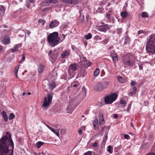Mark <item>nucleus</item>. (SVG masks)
I'll list each match as a JSON object with an SVG mask.
<instances>
[{
    "label": "nucleus",
    "instance_id": "obj_6",
    "mask_svg": "<svg viewBox=\"0 0 155 155\" xmlns=\"http://www.w3.org/2000/svg\"><path fill=\"white\" fill-rule=\"evenodd\" d=\"M117 97V94L114 93L106 96L104 98V102L107 104L112 103L115 100Z\"/></svg>",
    "mask_w": 155,
    "mask_h": 155
},
{
    "label": "nucleus",
    "instance_id": "obj_10",
    "mask_svg": "<svg viewBox=\"0 0 155 155\" xmlns=\"http://www.w3.org/2000/svg\"><path fill=\"white\" fill-rule=\"evenodd\" d=\"M94 89L95 91L98 92L103 91L104 89L102 87V82H98L94 86Z\"/></svg>",
    "mask_w": 155,
    "mask_h": 155
},
{
    "label": "nucleus",
    "instance_id": "obj_49",
    "mask_svg": "<svg viewBox=\"0 0 155 155\" xmlns=\"http://www.w3.org/2000/svg\"><path fill=\"white\" fill-rule=\"evenodd\" d=\"M136 82L133 81H131L130 84L132 86H134L135 85Z\"/></svg>",
    "mask_w": 155,
    "mask_h": 155
},
{
    "label": "nucleus",
    "instance_id": "obj_29",
    "mask_svg": "<svg viewBox=\"0 0 155 155\" xmlns=\"http://www.w3.org/2000/svg\"><path fill=\"white\" fill-rule=\"evenodd\" d=\"M84 37L86 40L92 38V35L90 33H88L87 35H85Z\"/></svg>",
    "mask_w": 155,
    "mask_h": 155
},
{
    "label": "nucleus",
    "instance_id": "obj_33",
    "mask_svg": "<svg viewBox=\"0 0 155 155\" xmlns=\"http://www.w3.org/2000/svg\"><path fill=\"white\" fill-rule=\"evenodd\" d=\"M117 78L119 81L121 83H124L125 81L124 79L120 76L117 77Z\"/></svg>",
    "mask_w": 155,
    "mask_h": 155
},
{
    "label": "nucleus",
    "instance_id": "obj_60",
    "mask_svg": "<svg viewBox=\"0 0 155 155\" xmlns=\"http://www.w3.org/2000/svg\"><path fill=\"white\" fill-rule=\"evenodd\" d=\"M133 90L134 91H135V92H136V91H137V88L136 87H134L133 88Z\"/></svg>",
    "mask_w": 155,
    "mask_h": 155
},
{
    "label": "nucleus",
    "instance_id": "obj_62",
    "mask_svg": "<svg viewBox=\"0 0 155 155\" xmlns=\"http://www.w3.org/2000/svg\"><path fill=\"white\" fill-rule=\"evenodd\" d=\"M107 135H106L105 136V138H104V140H107Z\"/></svg>",
    "mask_w": 155,
    "mask_h": 155
},
{
    "label": "nucleus",
    "instance_id": "obj_34",
    "mask_svg": "<svg viewBox=\"0 0 155 155\" xmlns=\"http://www.w3.org/2000/svg\"><path fill=\"white\" fill-rule=\"evenodd\" d=\"M18 47L17 46H15L14 47L13 49H11L12 52L13 53H15L17 52L18 50Z\"/></svg>",
    "mask_w": 155,
    "mask_h": 155
},
{
    "label": "nucleus",
    "instance_id": "obj_61",
    "mask_svg": "<svg viewBox=\"0 0 155 155\" xmlns=\"http://www.w3.org/2000/svg\"><path fill=\"white\" fill-rule=\"evenodd\" d=\"M139 67L140 70L142 69H143V67L142 65H139Z\"/></svg>",
    "mask_w": 155,
    "mask_h": 155
},
{
    "label": "nucleus",
    "instance_id": "obj_55",
    "mask_svg": "<svg viewBox=\"0 0 155 155\" xmlns=\"http://www.w3.org/2000/svg\"><path fill=\"white\" fill-rule=\"evenodd\" d=\"M78 132L80 134H81L82 133V130H79L78 131Z\"/></svg>",
    "mask_w": 155,
    "mask_h": 155
},
{
    "label": "nucleus",
    "instance_id": "obj_21",
    "mask_svg": "<svg viewBox=\"0 0 155 155\" xmlns=\"http://www.w3.org/2000/svg\"><path fill=\"white\" fill-rule=\"evenodd\" d=\"M110 56L112 58L113 61L114 63H115L118 61V58L117 54L114 52L113 53L110 55Z\"/></svg>",
    "mask_w": 155,
    "mask_h": 155
},
{
    "label": "nucleus",
    "instance_id": "obj_47",
    "mask_svg": "<svg viewBox=\"0 0 155 155\" xmlns=\"http://www.w3.org/2000/svg\"><path fill=\"white\" fill-rule=\"evenodd\" d=\"M25 60V54H23L22 56V62H19V63H21L22 62L24 61Z\"/></svg>",
    "mask_w": 155,
    "mask_h": 155
},
{
    "label": "nucleus",
    "instance_id": "obj_27",
    "mask_svg": "<svg viewBox=\"0 0 155 155\" xmlns=\"http://www.w3.org/2000/svg\"><path fill=\"white\" fill-rule=\"evenodd\" d=\"M130 41V39L128 36H126L125 37L124 39V45H126L127 43H128Z\"/></svg>",
    "mask_w": 155,
    "mask_h": 155
},
{
    "label": "nucleus",
    "instance_id": "obj_51",
    "mask_svg": "<svg viewBox=\"0 0 155 155\" xmlns=\"http://www.w3.org/2000/svg\"><path fill=\"white\" fill-rule=\"evenodd\" d=\"M84 155H92V154L91 152L89 151L86 153Z\"/></svg>",
    "mask_w": 155,
    "mask_h": 155
},
{
    "label": "nucleus",
    "instance_id": "obj_13",
    "mask_svg": "<svg viewBox=\"0 0 155 155\" xmlns=\"http://www.w3.org/2000/svg\"><path fill=\"white\" fill-rule=\"evenodd\" d=\"M74 110V107L71 104H69L66 109V111L68 113L71 114Z\"/></svg>",
    "mask_w": 155,
    "mask_h": 155
},
{
    "label": "nucleus",
    "instance_id": "obj_1",
    "mask_svg": "<svg viewBox=\"0 0 155 155\" xmlns=\"http://www.w3.org/2000/svg\"><path fill=\"white\" fill-rule=\"evenodd\" d=\"M10 134L6 135L0 139V155H13L14 144Z\"/></svg>",
    "mask_w": 155,
    "mask_h": 155
},
{
    "label": "nucleus",
    "instance_id": "obj_50",
    "mask_svg": "<svg viewBox=\"0 0 155 155\" xmlns=\"http://www.w3.org/2000/svg\"><path fill=\"white\" fill-rule=\"evenodd\" d=\"M46 126L48 127V128L51 130H53V128L52 127H51L48 126L47 124H45Z\"/></svg>",
    "mask_w": 155,
    "mask_h": 155
},
{
    "label": "nucleus",
    "instance_id": "obj_31",
    "mask_svg": "<svg viewBox=\"0 0 155 155\" xmlns=\"http://www.w3.org/2000/svg\"><path fill=\"white\" fill-rule=\"evenodd\" d=\"M100 72L99 69L98 68H96L94 72V75L96 76H97L99 74Z\"/></svg>",
    "mask_w": 155,
    "mask_h": 155
},
{
    "label": "nucleus",
    "instance_id": "obj_26",
    "mask_svg": "<svg viewBox=\"0 0 155 155\" xmlns=\"http://www.w3.org/2000/svg\"><path fill=\"white\" fill-rule=\"evenodd\" d=\"M3 42L5 44H8L10 42V39L8 37H5L3 39Z\"/></svg>",
    "mask_w": 155,
    "mask_h": 155
},
{
    "label": "nucleus",
    "instance_id": "obj_37",
    "mask_svg": "<svg viewBox=\"0 0 155 155\" xmlns=\"http://www.w3.org/2000/svg\"><path fill=\"white\" fill-rule=\"evenodd\" d=\"M79 86V84L77 82H74L72 83L71 86L72 87H76Z\"/></svg>",
    "mask_w": 155,
    "mask_h": 155
},
{
    "label": "nucleus",
    "instance_id": "obj_64",
    "mask_svg": "<svg viewBox=\"0 0 155 155\" xmlns=\"http://www.w3.org/2000/svg\"><path fill=\"white\" fill-rule=\"evenodd\" d=\"M83 73H84V75H83V76H84L86 74V72L85 71H84L83 72Z\"/></svg>",
    "mask_w": 155,
    "mask_h": 155
},
{
    "label": "nucleus",
    "instance_id": "obj_25",
    "mask_svg": "<svg viewBox=\"0 0 155 155\" xmlns=\"http://www.w3.org/2000/svg\"><path fill=\"white\" fill-rule=\"evenodd\" d=\"M44 144L43 142L39 141L37 142L36 144V146L38 149L40 147Z\"/></svg>",
    "mask_w": 155,
    "mask_h": 155
},
{
    "label": "nucleus",
    "instance_id": "obj_17",
    "mask_svg": "<svg viewBox=\"0 0 155 155\" xmlns=\"http://www.w3.org/2000/svg\"><path fill=\"white\" fill-rule=\"evenodd\" d=\"M70 54V51L67 50L63 51L61 54V55L62 58H64L69 56Z\"/></svg>",
    "mask_w": 155,
    "mask_h": 155
},
{
    "label": "nucleus",
    "instance_id": "obj_46",
    "mask_svg": "<svg viewBox=\"0 0 155 155\" xmlns=\"http://www.w3.org/2000/svg\"><path fill=\"white\" fill-rule=\"evenodd\" d=\"M106 17L107 20H110V14L107 13L106 14Z\"/></svg>",
    "mask_w": 155,
    "mask_h": 155
},
{
    "label": "nucleus",
    "instance_id": "obj_54",
    "mask_svg": "<svg viewBox=\"0 0 155 155\" xmlns=\"http://www.w3.org/2000/svg\"><path fill=\"white\" fill-rule=\"evenodd\" d=\"M143 30H139L138 31V34H140L143 33Z\"/></svg>",
    "mask_w": 155,
    "mask_h": 155
},
{
    "label": "nucleus",
    "instance_id": "obj_9",
    "mask_svg": "<svg viewBox=\"0 0 155 155\" xmlns=\"http://www.w3.org/2000/svg\"><path fill=\"white\" fill-rule=\"evenodd\" d=\"M48 55L50 56V60L52 62L55 61L57 57L58 56V54L57 53L53 52L52 50H50L48 52Z\"/></svg>",
    "mask_w": 155,
    "mask_h": 155
},
{
    "label": "nucleus",
    "instance_id": "obj_30",
    "mask_svg": "<svg viewBox=\"0 0 155 155\" xmlns=\"http://www.w3.org/2000/svg\"><path fill=\"white\" fill-rule=\"evenodd\" d=\"M53 132L54 134H55L56 135L58 136L59 137V130L58 129L54 130L53 129V130H51Z\"/></svg>",
    "mask_w": 155,
    "mask_h": 155
},
{
    "label": "nucleus",
    "instance_id": "obj_57",
    "mask_svg": "<svg viewBox=\"0 0 155 155\" xmlns=\"http://www.w3.org/2000/svg\"><path fill=\"white\" fill-rule=\"evenodd\" d=\"M106 140H104V139L102 143V144L104 145L106 143Z\"/></svg>",
    "mask_w": 155,
    "mask_h": 155
},
{
    "label": "nucleus",
    "instance_id": "obj_22",
    "mask_svg": "<svg viewBox=\"0 0 155 155\" xmlns=\"http://www.w3.org/2000/svg\"><path fill=\"white\" fill-rule=\"evenodd\" d=\"M1 114L4 118V121L7 122L8 120V117L6 112L3 111L1 112Z\"/></svg>",
    "mask_w": 155,
    "mask_h": 155
},
{
    "label": "nucleus",
    "instance_id": "obj_39",
    "mask_svg": "<svg viewBox=\"0 0 155 155\" xmlns=\"http://www.w3.org/2000/svg\"><path fill=\"white\" fill-rule=\"evenodd\" d=\"M49 3L56 4L58 2L57 0H49L48 1Z\"/></svg>",
    "mask_w": 155,
    "mask_h": 155
},
{
    "label": "nucleus",
    "instance_id": "obj_18",
    "mask_svg": "<svg viewBox=\"0 0 155 155\" xmlns=\"http://www.w3.org/2000/svg\"><path fill=\"white\" fill-rule=\"evenodd\" d=\"M93 125L95 130L97 129L98 127V120L97 117H95V120L93 121Z\"/></svg>",
    "mask_w": 155,
    "mask_h": 155
},
{
    "label": "nucleus",
    "instance_id": "obj_2",
    "mask_svg": "<svg viewBox=\"0 0 155 155\" xmlns=\"http://www.w3.org/2000/svg\"><path fill=\"white\" fill-rule=\"evenodd\" d=\"M146 50L148 53L155 54V34L149 36L146 45Z\"/></svg>",
    "mask_w": 155,
    "mask_h": 155
},
{
    "label": "nucleus",
    "instance_id": "obj_19",
    "mask_svg": "<svg viewBox=\"0 0 155 155\" xmlns=\"http://www.w3.org/2000/svg\"><path fill=\"white\" fill-rule=\"evenodd\" d=\"M5 10L4 8L2 6H0V20L2 18V17L4 15Z\"/></svg>",
    "mask_w": 155,
    "mask_h": 155
},
{
    "label": "nucleus",
    "instance_id": "obj_12",
    "mask_svg": "<svg viewBox=\"0 0 155 155\" xmlns=\"http://www.w3.org/2000/svg\"><path fill=\"white\" fill-rule=\"evenodd\" d=\"M59 22L55 20L52 21L49 25V27L50 28H52L54 27L57 26L59 24Z\"/></svg>",
    "mask_w": 155,
    "mask_h": 155
},
{
    "label": "nucleus",
    "instance_id": "obj_59",
    "mask_svg": "<svg viewBox=\"0 0 155 155\" xmlns=\"http://www.w3.org/2000/svg\"><path fill=\"white\" fill-rule=\"evenodd\" d=\"M146 155H155V153H149Z\"/></svg>",
    "mask_w": 155,
    "mask_h": 155
},
{
    "label": "nucleus",
    "instance_id": "obj_45",
    "mask_svg": "<svg viewBox=\"0 0 155 155\" xmlns=\"http://www.w3.org/2000/svg\"><path fill=\"white\" fill-rule=\"evenodd\" d=\"M131 103L128 104L127 106V112H129V111L130 110V109L131 108Z\"/></svg>",
    "mask_w": 155,
    "mask_h": 155
},
{
    "label": "nucleus",
    "instance_id": "obj_16",
    "mask_svg": "<svg viewBox=\"0 0 155 155\" xmlns=\"http://www.w3.org/2000/svg\"><path fill=\"white\" fill-rule=\"evenodd\" d=\"M63 2L64 3L71 4H76L78 3L77 0H63Z\"/></svg>",
    "mask_w": 155,
    "mask_h": 155
},
{
    "label": "nucleus",
    "instance_id": "obj_11",
    "mask_svg": "<svg viewBox=\"0 0 155 155\" xmlns=\"http://www.w3.org/2000/svg\"><path fill=\"white\" fill-rule=\"evenodd\" d=\"M108 29L109 27L108 25H104L99 26L98 29L101 31L105 32Z\"/></svg>",
    "mask_w": 155,
    "mask_h": 155
},
{
    "label": "nucleus",
    "instance_id": "obj_43",
    "mask_svg": "<svg viewBox=\"0 0 155 155\" xmlns=\"http://www.w3.org/2000/svg\"><path fill=\"white\" fill-rule=\"evenodd\" d=\"M107 2L106 0H104L102 1L100 3V5H105L107 3Z\"/></svg>",
    "mask_w": 155,
    "mask_h": 155
},
{
    "label": "nucleus",
    "instance_id": "obj_56",
    "mask_svg": "<svg viewBox=\"0 0 155 155\" xmlns=\"http://www.w3.org/2000/svg\"><path fill=\"white\" fill-rule=\"evenodd\" d=\"M118 117L117 114H114V118H116Z\"/></svg>",
    "mask_w": 155,
    "mask_h": 155
},
{
    "label": "nucleus",
    "instance_id": "obj_20",
    "mask_svg": "<svg viewBox=\"0 0 155 155\" xmlns=\"http://www.w3.org/2000/svg\"><path fill=\"white\" fill-rule=\"evenodd\" d=\"M48 85L50 89L51 90H53L56 87V83L54 81H52L49 83Z\"/></svg>",
    "mask_w": 155,
    "mask_h": 155
},
{
    "label": "nucleus",
    "instance_id": "obj_7",
    "mask_svg": "<svg viewBox=\"0 0 155 155\" xmlns=\"http://www.w3.org/2000/svg\"><path fill=\"white\" fill-rule=\"evenodd\" d=\"M53 97L52 94H48L47 97H45L44 98V100L42 106L44 107H48L51 102L52 101Z\"/></svg>",
    "mask_w": 155,
    "mask_h": 155
},
{
    "label": "nucleus",
    "instance_id": "obj_48",
    "mask_svg": "<svg viewBox=\"0 0 155 155\" xmlns=\"http://www.w3.org/2000/svg\"><path fill=\"white\" fill-rule=\"evenodd\" d=\"M39 23H42V25H43L45 23V21L42 19H40L39 20Z\"/></svg>",
    "mask_w": 155,
    "mask_h": 155
},
{
    "label": "nucleus",
    "instance_id": "obj_44",
    "mask_svg": "<svg viewBox=\"0 0 155 155\" xmlns=\"http://www.w3.org/2000/svg\"><path fill=\"white\" fill-rule=\"evenodd\" d=\"M124 138L126 139H127V140H129L130 139V137L127 134H125L124 135Z\"/></svg>",
    "mask_w": 155,
    "mask_h": 155
},
{
    "label": "nucleus",
    "instance_id": "obj_52",
    "mask_svg": "<svg viewBox=\"0 0 155 155\" xmlns=\"http://www.w3.org/2000/svg\"><path fill=\"white\" fill-rule=\"evenodd\" d=\"M30 2H28L25 5L28 8L30 6Z\"/></svg>",
    "mask_w": 155,
    "mask_h": 155
},
{
    "label": "nucleus",
    "instance_id": "obj_8",
    "mask_svg": "<svg viewBox=\"0 0 155 155\" xmlns=\"http://www.w3.org/2000/svg\"><path fill=\"white\" fill-rule=\"evenodd\" d=\"M80 62L82 65H83L85 68L90 66L91 64V62H87L86 58L84 56L80 58Z\"/></svg>",
    "mask_w": 155,
    "mask_h": 155
},
{
    "label": "nucleus",
    "instance_id": "obj_41",
    "mask_svg": "<svg viewBox=\"0 0 155 155\" xmlns=\"http://www.w3.org/2000/svg\"><path fill=\"white\" fill-rule=\"evenodd\" d=\"M92 146L93 147H98V143L97 142H94L92 145Z\"/></svg>",
    "mask_w": 155,
    "mask_h": 155
},
{
    "label": "nucleus",
    "instance_id": "obj_5",
    "mask_svg": "<svg viewBox=\"0 0 155 155\" xmlns=\"http://www.w3.org/2000/svg\"><path fill=\"white\" fill-rule=\"evenodd\" d=\"M78 65L76 63L71 64L69 66L68 73V78L69 79L73 78L76 74L75 71L78 69Z\"/></svg>",
    "mask_w": 155,
    "mask_h": 155
},
{
    "label": "nucleus",
    "instance_id": "obj_40",
    "mask_svg": "<svg viewBox=\"0 0 155 155\" xmlns=\"http://www.w3.org/2000/svg\"><path fill=\"white\" fill-rule=\"evenodd\" d=\"M82 93L83 94L85 95H86V89H85V88L83 87L82 88Z\"/></svg>",
    "mask_w": 155,
    "mask_h": 155
},
{
    "label": "nucleus",
    "instance_id": "obj_4",
    "mask_svg": "<svg viewBox=\"0 0 155 155\" xmlns=\"http://www.w3.org/2000/svg\"><path fill=\"white\" fill-rule=\"evenodd\" d=\"M123 65L125 67L128 66H134L135 63L134 57L131 54H129L125 56L122 60Z\"/></svg>",
    "mask_w": 155,
    "mask_h": 155
},
{
    "label": "nucleus",
    "instance_id": "obj_36",
    "mask_svg": "<svg viewBox=\"0 0 155 155\" xmlns=\"http://www.w3.org/2000/svg\"><path fill=\"white\" fill-rule=\"evenodd\" d=\"M19 69V68L18 67H15V71H14V73L16 77V78H18V71Z\"/></svg>",
    "mask_w": 155,
    "mask_h": 155
},
{
    "label": "nucleus",
    "instance_id": "obj_28",
    "mask_svg": "<svg viewBox=\"0 0 155 155\" xmlns=\"http://www.w3.org/2000/svg\"><path fill=\"white\" fill-rule=\"evenodd\" d=\"M141 16L142 18H147L148 17V15L147 12H144L141 13Z\"/></svg>",
    "mask_w": 155,
    "mask_h": 155
},
{
    "label": "nucleus",
    "instance_id": "obj_15",
    "mask_svg": "<svg viewBox=\"0 0 155 155\" xmlns=\"http://www.w3.org/2000/svg\"><path fill=\"white\" fill-rule=\"evenodd\" d=\"M99 123L101 125H102L104 123V119L103 114L102 113H100L99 115Z\"/></svg>",
    "mask_w": 155,
    "mask_h": 155
},
{
    "label": "nucleus",
    "instance_id": "obj_35",
    "mask_svg": "<svg viewBox=\"0 0 155 155\" xmlns=\"http://www.w3.org/2000/svg\"><path fill=\"white\" fill-rule=\"evenodd\" d=\"M15 116L13 113H11L8 117L9 119L10 120H11L14 119L15 117Z\"/></svg>",
    "mask_w": 155,
    "mask_h": 155
},
{
    "label": "nucleus",
    "instance_id": "obj_63",
    "mask_svg": "<svg viewBox=\"0 0 155 155\" xmlns=\"http://www.w3.org/2000/svg\"><path fill=\"white\" fill-rule=\"evenodd\" d=\"M144 104L146 106H147L148 104V103L147 101H145L144 102Z\"/></svg>",
    "mask_w": 155,
    "mask_h": 155
},
{
    "label": "nucleus",
    "instance_id": "obj_32",
    "mask_svg": "<svg viewBox=\"0 0 155 155\" xmlns=\"http://www.w3.org/2000/svg\"><path fill=\"white\" fill-rule=\"evenodd\" d=\"M120 103L122 105L121 107H124L127 104V103L124 100H120Z\"/></svg>",
    "mask_w": 155,
    "mask_h": 155
},
{
    "label": "nucleus",
    "instance_id": "obj_3",
    "mask_svg": "<svg viewBox=\"0 0 155 155\" xmlns=\"http://www.w3.org/2000/svg\"><path fill=\"white\" fill-rule=\"evenodd\" d=\"M58 34L56 32H54L48 35L47 39L50 45L54 46L59 43V40L58 38Z\"/></svg>",
    "mask_w": 155,
    "mask_h": 155
},
{
    "label": "nucleus",
    "instance_id": "obj_38",
    "mask_svg": "<svg viewBox=\"0 0 155 155\" xmlns=\"http://www.w3.org/2000/svg\"><path fill=\"white\" fill-rule=\"evenodd\" d=\"M112 149L113 147H111L110 146H109L108 147L107 151L108 152H110V153H112L111 150Z\"/></svg>",
    "mask_w": 155,
    "mask_h": 155
},
{
    "label": "nucleus",
    "instance_id": "obj_53",
    "mask_svg": "<svg viewBox=\"0 0 155 155\" xmlns=\"http://www.w3.org/2000/svg\"><path fill=\"white\" fill-rule=\"evenodd\" d=\"M135 93L136 92H131L129 94V95L130 96H132L133 95H134Z\"/></svg>",
    "mask_w": 155,
    "mask_h": 155
},
{
    "label": "nucleus",
    "instance_id": "obj_23",
    "mask_svg": "<svg viewBox=\"0 0 155 155\" xmlns=\"http://www.w3.org/2000/svg\"><path fill=\"white\" fill-rule=\"evenodd\" d=\"M45 68V66L42 64H40L38 66V71L39 73H41L44 71Z\"/></svg>",
    "mask_w": 155,
    "mask_h": 155
},
{
    "label": "nucleus",
    "instance_id": "obj_58",
    "mask_svg": "<svg viewBox=\"0 0 155 155\" xmlns=\"http://www.w3.org/2000/svg\"><path fill=\"white\" fill-rule=\"evenodd\" d=\"M34 154L35 155H40L41 153L40 152H39V153H34Z\"/></svg>",
    "mask_w": 155,
    "mask_h": 155
},
{
    "label": "nucleus",
    "instance_id": "obj_24",
    "mask_svg": "<svg viewBox=\"0 0 155 155\" xmlns=\"http://www.w3.org/2000/svg\"><path fill=\"white\" fill-rule=\"evenodd\" d=\"M120 15L123 18H125L127 16L128 13L127 11H124L121 12Z\"/></svg>",
    "mask_w": 155,
    "mask_h": 155
},
{
    "label": "nucleus",
    "instance_id": "obj_14",
    "mask_svg": "<svg viewBox=\"0 0 155 155\" xmlns=\"http://www.w3.org/2000/svg\"><path fill=\"white\" fill-rule=\"evenodd\" d=\"M110 83V82L107 81H104L102 83L104 90L108 88L109 87Z\"/></svg>",
    "mask_w": 155,
    "mask_h": 155
},
{
    "label": "nucleus",
    "instance_id": "obj_42",
    "mask_svg": "<svg viewBox=\"0 0 155 155\" xmlns=\"http://www.w3.org/2000/svg\"><path fill=\"white\" fill-rule=\"evenodd\" d=\"M65 35H64L63 34L62 35V36L60 38V39H61V40L60 41L61 42L65 38Z\"/></svg>",
    "mask_w": 155,
    "mask_h": 155
}]
</instances>
